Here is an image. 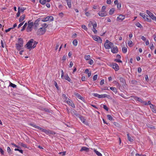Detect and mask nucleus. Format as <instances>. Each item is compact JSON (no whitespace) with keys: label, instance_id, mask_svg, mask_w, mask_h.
I'll use <instances>...</instances> for the list:
<instances>
[{"label":"nucleus","instance_id":"f257e3e1","mask_svg":"<svg viewBox=\"0 0 156 156\" xmlns=\"http://www.w3.org/2000/svg\"><path fill=\"white\" fill-rule=\"evenodd\" d=\"M23 41L21 38H18V43L16 44V48L19 51L21 49L22 47L23 46Z\"/></svg>","mask_w":156,"mask_h":156},{"label":"nucleus","instance_id":"f03ea898","mask_svg":"<svg viewBox=\"0 0 156 156\" xmlns=\"http://www.w3.org/2000/svg\"><path fill=\"white\" fill-rule=\"evenodd\" d=\"M113 45V43L108 40H107L105 43L104 47L106 49H109Z\"/></svg>","mask_w":156,"mask_h":156},{"label":"nucleus","instance_id":"7ed1b4c3","mask_svg":"<svg viewBox=\"0 0 156 156\" xmlns=\"http://www.w3.org/2000/svg\"><path fill=\"white\" fill-rule=\"evenodd\" d=\"M28 25L26 30L27 32H30L32 30V27L34 26V23L33 22H31V20H29L28 22Z\"/></svg>","mask_w":156,"mask_h":156},{"label":"nucleus","instance_id":"20e7f679","mask_svg":"<svg viewBox=\"0 0 156 156\" xmlns=\"http://www.w3.org/2000/svg\"><path fill=\"white\" fill-rule=\"evenodd\" d=\"M46 31V29L43 27L40 28L37 32V34L38 35H43L45 34Z\"/></svg>","mask_w":156,"mask_h":156},{"label":"nucleus","instance_id":"39448f33","mask_svg":"<svg viewBox=\"0 0 156 156\" xmlns=\"http://www.w3.org/2000/svg\"><path fill=\"white\" fill-rule=\"evenodd\" d=\"M140 15L142 16L143 18L145 20L149 22H151V20L150 19L148 18V16L145 13H140Z\"/></svg>","mask_w":156,"mask_h":156},{"label":"nucleus","instance_id":"423d86ee","mask_svg":"<svg viewBox=\"0 0 156 156\" xmlns=\"http://www.w3.org/2000/svg\"><path fill=\"white\" fill-rule=\"evenodd\" d=\"M34 40L33 39H31L26 44V46L28 49H31L32 48V43L34 42Z\"/></svg>","mask_w":156,"mask_h":156},{"label":"nucleus","instance_id":"0eeeda50","mask_svg":"<svg viewBox=\"0 0 156 156\" xmlns=\"http://www.w3.org/2000/svg\"><path fill=\"white\" fill-rule=\"evenodd\" d=\"M92 38L95 41L99 43H101L102 40L100 37L96 35L92 36Z\"/></svg>","mask_w":156,"mask_h":156},{"label":"nucleus","instance_id":"6e6552de","mask_svg":"<svg viewBox=\"0 0 156 156\" xmlns=\"http://www.w3.org/2000/svg\"><path fill=\"white\" fill-rule=\"evenodd\" d=\"M42 131L44 133L47 134H50L52 135H55L56 134V133L53 131L50 130H47L45 129H42Z\"/></svg>","mask_w":156,"mask_h":156},{"label":"nucleus","instance_id":"1a4fd4ad","mask_svg":"<svg viewBox=\"0 0 156 156\" xmlns=\"http://www.w3.org/2000/svg\"><path fill=\"white\" fill-rule=\"evenodd\" d=\"M111 66L115 71H118L119 70V67L118 65L115 63H112Z\"/></svg>","mask_w":156,"mask_h":156},{"label":"nucleus","instance_id":"9d476101","mask_svg":"<svg viewBox=\"0 0 156 156\" xmlns=\"http://www.w3.org/2000/svg\"><path fill=\"white\" fill-rule=\"evenodd\" d=\"M79 119H80V120H81L82 122L84 124L86 125H88V122L86 121V119L84 118V117L82 116H80L79 117Z\"/></svg>","mask_w":156,"mask_h":156},{"label":"nucleus","instance_id":"9b49d317","mask_svg":"<svg viewBox=\"0 0 156 156\" xmlns=\"http://www.w3.org/2000/svg\"><path fill=\"white\" fill-rule=\"evenodd\" d=\"M111 51L113 53H116L118 52V50L116 46L111 48Z\"/></svg>","mask_w":156,"mask_h":156},{"label":"nucleus","instance_id":"f8f14e48","mask_svg":"<svg viewBox=\"0 0 156 156\" xmlns=\"http://www.w3.org/2000/svg\"><path fill=\"white\" fill-rule=\"evenodd\" d=\"M98 14L100 16L103 17L106 16L107 15V13L106 11H101L99 12Z\"/></svg>","mask_w":156,"mask_h":156},{"label":"nucleus","instance_id":"ddd939ff","mask_svg":"<svg viewBox=\"0 0 156 156\" xmlns=\"http://www.w3.org/2000/svg\"><path fill=\"white\" fill-rule=\"evenodd\" d=\"M125 18V16L124 15H120L117 18V21H122Z\"/></svg>","mask_w":156,"mask_h":156},{"label":"nucleus","instance_id":"4468645a","mask_svg":"<svg viewBox=\"0 0 156 156\" xmlns=\"http://www.w3.org/2000/svg\"><path fill=\"white\" fill-rule=\"evenodd\" d=\"M100 98H107L108 99H110L111 98V97L109 95H107L106 94H104L101 95H100Z\"/></svg>","mask_w":156,"mask_h":156},{"label":"nucleus","instance_id":"2eb2a0df","mask_svg":"<svg viewBox=\"0 0 156 156\" xmlns=\"http://www.w3.org/2000/svg\"><path fill=\"white\" fill-rule=\"evenodd\" d=\"M29 125L33 126V127H35V128H36L38 129L41 130V131L42 130V129H43L42 128H41V127H40L39 126H38L34 124L30 123L29 124Z\"/></svg>","mask_w":156,"mask_h":156},{"label":"nucleus","instance_id":"dca6fc26","mask_svg":"<svg viewBox=\"0 0 156 156\" xmlns=\"http://www.w3.org/2000/svg\"><path fill=\"white\" fill-rule=\"evenodd\" d=\"M80 151H84L86 152H88L89 151V148L85 147H81Z\"/></svg>","mask_w":156,"mask_h":156},{"label":"nucleus","instance_id":"f3484780","mask_svg":"<svg viewBox=\"0 0 156 156\" xmlns=\"http://www.w3.org/2000/svg\"><path fill=\"white\" fill-rule=\"evenodd\" d=\"M150 107L152 109V111L153 112L156 113V109L155 108L156 107H155L152 104H151V105H150Z\"/></svg>","mask_w":156,"mask_h":156},{"label":"nucleus","instance_id":"a211bd4d","mask_svg":"<svg viewBox=\"0 0 156 156\" xmlns=\"http://www.w3.org/2000/svg\"><path fill=\"white\" fill-rule=\"evenodd\" d=\"M25 15L23 14L22 16H21L19 19V21L20 22H22L25 18Z\"/></svg>","mask_w":156,"mask_h":156},{"label":"nucleus","instance_id":"6ab92c4d","mask_svg":"<svg viewBox=\"0 0 156 156\" xmlns=\"http://www.w3.org/2000/svg\"><path fill=\"white\" fill-rule=\"evenodd\" d=\"M134 99L136 101H137L141 102H142V100L141 98L136 96H134Z\"/></svg>","mask_w":156,"mask_h":156},{"label":"nucleus","instance_id":"aec40b11","mask_svg":"<svg viewBox=\"0 0 156 156\" xmlns=\"http://www.w3.org/2000/svg\"><path fill=\"white\" fill-rule=\"evenodd\" d=\"M120 80L121 82L122 83L123 85H124L126 83L125 80L122 77L120 78Z\"/></svg>","mask_w":156,"mask_h":156},{"label":"nucleus","instance_id":"412c9836","mask_svg":"<svg viewBox=\"0 0 156 156\" xmlns=\"http://www.w3.org/2000/svg\"><path fill=\"white\" fill-rule=\"evenodd\" d=\"M127 136L128 137V139L129 141L131 142L133 141V139L129 136V133L127 134Z\"/></svg>","mask_w":156,"mask_h":156},{"label":"nucleus","instance_id":"4be33fe9","mask_svg":"<svg viewBox=\"0 0 156 156\" xmlns=\"http://www.w3.org/2000/svg\"><path fill=\"white\" fill-rule=\"evenodd\" d=\"M94 151L98 156H102V154L96 150H94Z\"/></svg>","mask_w":156,"mask_h":156},{"label":"nucleus","instance_id":"5701e85b","mask_svg":"<svg viewBox=\"0 0 156 156\" xmlns=\"http://www.w3.org/2000/svg\"><path fill=\"white\" fill-rule=\"evenodd\" d=\"M79 99L83 101L84 103H86L85 100L83 97L81 96L79 94Z\"/></svg>","mask_w":156,"mask_h":156},{"label":"nucleus","instance_id":"b1692460","mask_svg":"<svg viewBox=\"0 0 156 156\" xmlns=\"http://www.w3.org/2000/svg\"><path fill=\"white\" fill-rule=\"evenodd\" d=\"M67 4L69 8H71V0H67L66 1Z\"/></svg>","mask_w":156,"mask_h":156},{"label":"nucleus","instance_id":"393cba45","mask_svg":"<svg viewBox=\"0 0 156 156\" xmlns=\"http://www.w3.org/2000/svg\"><path fill=\"white\" fill-rule=\"evenodd\" d=\"M110 89L113 91L114 93H117V89L115 87H110Z\"/></svg>","mask_w":156,"mask_h":156},{"label":"nucleus","instance_id":"a878e982","mask_svg":"<svg viewBox=\"0 0 156 156\" xmlns=\"http://www.w3.org/2000/svg\"><path fill=\"white\" fill-rule=\"evenodd\" d=\"M122 51L124 53H126L127 51V48L126 47H123L122 48Z\"/></svg>","mask_w":156,"mask_h":156},{"label":"nucleus","instance_id":"bb28decb","mask_svg":"<svg viewBox=\"0 0 156 156\" xmlns=\"http://www.w3.org/2000/svg\"><path fill=\"white\" fill-rule=\"evenodd\" d=\"M27 23H26L24 24V25L23 26V27L22 28L21 30V31H23L24 30H25V29L27 25Z\"/></svg>","mask_w":156,"mask_h":156},{"label":"nucleus","instance_id":"cd10ccee","mask_svg":"<svg viewBox=\"0 0 156 156\" xmlns=\"http://www.w3.org/2000/svg\"><path fill=\"white\" fill-rule=\"evenodd\" d=\"M150 17L152 20L156 21V16H154L153 14L151 15Z\"/></svg>","mask_w":156,"mask_h":156},{"label":"nucleus","instance_id":"c85d7f7f","mask_svg":"<svg viewBox=\"0 0 156 156\" xmlns=\"http://www.w3.org/2000/svg\"><path fill=\"white\" fill-rule=\"evenodd\" d=\"M19 144L21 146L25 147V148H27V145L25 144H23V143L20 142L19 143Z\"/></svg>","mask_w":156,"mask_h":156},{"label":"nucleus","instance_id":"c756f323","mask_svg":"<svg viewBox=\"0 0 156 156\" xmlns=\"http://www.w3.org/2000/svg\"><path fill=\"white\" fill-rule=\"evenodd\" d=\"M115 11V9L114 8H112L110 9L109 12V13L110 15L113 14Z\"/></svg>","mask_w":156,"mask_h":156},{"label":"nucleus","instance_id":"7c9ffc66","mask_svg":"<svg viewBox=\"0 0 156 156\" xmlns=\"http://www.w3.org/2000/svg\"><path fill=\"white\" fill-rule=\"evenodd\" d=\"M77 41L76 39H75L74 40L73 42V44L75 46H76L77 45Z\"/></svg>","mask_w":156,"mask_h":156},{"label":"nucleus","instance_id":"2f4dec72","mask_svg":"<svg viewBox=\"0 0 156 156\" xmlns=\"http://www.w3.org/2000/svg\"><path fill=\"white\" fill-rule=\"evenodd\" d=\"M9 86H11L14 88H16V85L11 83V82L10 83Z\"/></svg>","mask_w":156,"mask_h":156},{"label":"nucleus","instance_id":"473e14b6","mask_svg":"<svg viewBox=\"0 0 156 156\" xmlns=\"http://www.w3.org/2000/svg\"><path fill=\"white\" fill-rule=\"evenodd\" d=\"M107 117L108 119L111 121H112L113 119L112 117L110 115H107Z\"/></svg>","mask_w":156,"mask_h":156},{"label":"nucleus","instance_id":"72a5a7b5","mask_svg":"<svg viewBox=\"0 0 156 156\" xmlns=\"http://www.w3.org/2000/svg\"><path fill=\"white\" fill-rule=\"evenodd\" d=\"M7 151L8 152L9 154H12V153L11 152V149L9 147H8L7 148Z\"/></svg>","mask_w":156,"mask_h":156},{"label":"nucleus","instance_id":"f704fd0d","mask_svg":"<svg viewBox=\"0 0 156 156\" xmlns=\"http://www.w3.org/2000/svg\"><path fill=\"white\" fill-rule=\"evenodd\" d=\"M131 83L133 84L136 85L137 84V82L135 80H133L131 81Z\"/></svg>","mask_w":156,"mask_h":156},{"label":"nucleus","instance_id":"c9c22d12","mask_svg":"<svg viewBox=\"0 0 156 156\" xmlns=\"http://www.w3.org/2000/svg\"><path fill=\"white\" fill-rule=\"evenodd\" d=\"M147 13L149 15V16L150 17L152 15L153 13L150 12L148 10H147L146 11Z\"/></svg>","mask_w":156,"mask_h":156},{"label":"nucleus","instance_id":"e433bc0d","mask_svg":"<svg viewBox=\"0 0 156 156\" xmlns=\"http://www.w3.org/2000/svg\"><path fill=\"white\" fill-rule=\"evenodd\" d=\"M90 56L89 55H85L84 57L85 59L86 60H89L90 59Z\"/></svg>","mask_w":156,"mask_h":156},{"label":"nucleus","instance_id":"4c0bfd02","mask_svg":"<svg viewBox=\"0 0 156 156\" xmlns=\"http://www.w3.org/2000/svg\"><path fill=\"white\" fill-rule=\"evenodd\" d=\"M46 0H40V2L42 5H44L46 3Z\"/></svg>","mask_w":156,"mask_h":156},{"label":"nucleus","instance_id":"58836bf2","mask_svg":"<svg viewBox=\"0 0 156 156\" xmlns=\"http://www.w3.org/2000/svg\"><path fill=\"white\" fill-rule=\"evenodd\" d=\"M92 95L95 97H97L99 98H100V95L98 94L97 93H92Z\"/></svg>","mask_w":156,"mask_h":156},{"label":"nucleus","instance_id":"ea45409f","mask_svg":"<svg viewBox=\"0 0 156 156\" xmlns=\"http://www.w3.org/2000/svg\"><path fill=\"white\" fill-rule=\"evenodd\" d=\"M41 26L42 27H43L44 28H45V29H46V28L48 27V25H47V24L44 23L42 24Z\"/></svg>","mask_w":156,"mask_h":156},{"label":"nucleus","instance_id":"a19ab883","mask_svg":"<svg viewBox=\"0 0 156 156\" xmlns=\"http://www.w3.org/2000/svg\"><path fill=\"white\" fill-rule=\"evenodd\" d=\"M48 16L45 18H44L43 20H42V21L45 22H46L48 21L49 20H48Z\"/></svg>","mask_w":156,"mask_h":156},{"label":"nucleus","instance_id":"79ce46f5","mask_svg":"<svg viewBox=\"0 0 156 156\" xmlns=\"http://www.w3.org/2000/svg\"><path fill=\"white\" fill-rule=\"evenodd\" d=\"M38 20H35L34 22V26H38V23L39 22L38 21Z\"/></svg>","mask_w":156,"mask_h":156},{"label":"nucleus","instance_id":"37998d69","mask_svg":"<svg viewBox=\"0 0 156 156\" xmlns=\"http://www.w3.org/2000/svg\"><path fill=\"white\" fill-rule=\"evenodd\" d=\"M48 20H50L51 21H52L54 20V18L52 16H48Z\"/></svg>","mask_w":156,"mask_h":156},{"label":"nucleus","instance_id":"c03bdc74","mask_svg":"<svg viewBox=\"0 0 156 156\" xmlns=\"http://www.w3.org/2000/svg\"><path fill=\"white\" fill-rule=\"evenodd\" d=\"M132 41L131 40L129 41L128 42V44L129 47L132 46Z\"/></svg>","mask_w":156,"mask_h":156},{"label":"nucleus","instance_id":"a18cd8bd","mask_svg":"<svg viewBox=\"0 0 156 156\" xmlns=\"http://www.w3.org/2000/svg\"><path fill=\"white\" fill-rule=\"evenodd\" d=\"M20 7L18 9V11L16 14V16L17 17H19L20 16Z\"/></svg>","mask_w":156,"mask_h":156},{"label":"nucleus","instance_id":"49530a36","mask_svg":"<svg viewBox=\"0 0 156 156\" xmlns=\"http://www.w3.org/2000/svg\"><path fill=\"white\" fill-rule=\"evenodd\" d=\"M136 25L137 27H140V28H141L142 27V26L141 25V24L140 23H136Z\"/></svg>","mask_w":156,"mask_h":156},{"label":"nucleus","instance_id":"de8ad7c7","mask_svg":"<svg viewBox=\"0 0 156 156\" xmlns=\"http://www.w3.org/2000/svg\"><path fill=\"white\" fill-rule=\"evenodd\" d=\"M15 151H18L21 153H23V151L22 150H20L18 148H15Z\"/></svg>","mask_w":156,"mask_h":156},{"label":"nucleus","instance_id":"09e8293b","mask_svg":"<svg viewBox=\"0 0 156 156\" xmlns=\"http://www.w3.org/2000/svg\"><path fill=\"white\" fill-rule=\"evenodd\" d=\"M65 79L68 80L69 82H70L71 80L70 78L68 76H66V77L65 78Z\"/></svg>","mask_w":156,"mask_h":156},{"label":"nucleus","instance_id":"8fccbe9b","mask_svg":"<svg viewBox=\"0 0 156 156\" xmlns=\"http://www.w3.org/2000/svg\"><path fill=\"white\" fill-rule=\"evenodd\" d=\"M54 85H55V87H56V88L57 89V90H59V87L58 85L57 82L55 81H54Z\"/></svg>","mask_w":156,"mask_h":156},{"label":"nucleus","instance_id":"3c124183","mask_svg":"<svg viewBox=\"0 0 156 156\" xmlns=\"http://www.w3.org/2000/svg\"><path fill=\"white\" fill-rule=\"evenodd\" d=\"M88 63L90 65H92L94 63V61L93 60L90 59L88 62Z\"/></svg>","mask_w":156,"mask_h":156},{"label":"nucleus","instance_id":"603ef678","mask_svg":"<svg viewBox=\"0 0 156 156\" xmlns=\"http://www.w3.org/2000/svg\"><path fill=\"white\" fill-rule=\"evenodd\" d=\"M121 6V5L120 3H119L118 4H117V7L118 9H120Z\"/></svg>","mask_w":156,"mask_h":156},{"label":"nucleus","instance_id":"864d4df0","mask_svg":"<svg viewBox=\"0 0 156 156\" xmlns=\"http://www.w3.org/2000/svg\"><path fill=\"white\" fill-rule=\"evenodd\" d=\"M60 45V44L58 42L57 43L56 45V46L55 47V50H57L58 49V48L59 46Z\"/></svg>","mask_w":156,"mask_h":156},{"label":"nucleus","instance_id":"5fc2aeb1","mask_svg":"<svg viewBox=\"0 0 156 156\" xmlns=\"http://www.w3.org/2000/svg\"><path fill=\"white\" fill-rule=\"evenodd\" d=\"M93 28H96L97 27V24L95 22L92 24Z\"/></svg>","mask_w":156,"mask_h":156},{"label":"nucleus","instance_id":"6e6d98bb","mask_svg":"<svg viewBox=\"0 0 156 156\" xmlns=\"http://www.w3.org/2000/svg\"><path fill=\"white\" fill-rule=\"evenodd\" d=\"M98 77V75H94L93 77V80H97Z\"/></svg>","mask_w":156,"mask_h":156},{"label":"nucleus","instance_id":"4d7b16f0","mask_svg":"<svg viewBox=\"0 0 156 156\" xmlns=\"http://www.w3.org/2000/svg\"><path fill=\"white\" fill-rule=\"evenodd\" d=\"M67 101V103L68 104H69L70 105H71L73 103L72 101L70 100Z\"/></svg>","mask_w":156,"mask_h":156},{"label":"nucleus","instance_id":"13d9d810","mask_svg":"<svg viewBox=\"0 0 156 156\" xmlns=\"http://www.w3.org/2000/svg\"><path fill=\"white\" fill-rule=\"evenodd\" d=\"M114 61L115 62H121V63H122V61H121V60L119 59H115L114 60Z\"/></svg>","mask_w":156,"mask_h":156},{"label":"nucleus","instance_id":"bf43d9fd","mask_svg":"<svg viewBox=\"0 0 156 156\" xmlns=\"http://www.w3.org/2000/svg\"><path fill=\"white\" fill-rule=\"evenodd\" d=\"M103 108L107 111H108V108L106 105H104Z\"/></svg>","mask_w":156,"mask_h":156},{"label":"nucleus","instance_id":"052dcab7","mask_svg":"<svg viewBox=\"0 0 156 156\" xmlns=\"http://www.w3.org/2000/svg\"><path fill=\"white\" fill-rule=\"evenodd\" d=\"M104 83V79H102L101 80L100 82V84L101 85H103Z\"/></svg>","mask_w":156,"mask_h":156},{"label":"nucleus","instance_id":"680f3d73","mask_svg":"<svg viewBox=\"0 0 156 156\" xmlns=\"http://www.w3.org/2000/svg\"><path fill=\"white\" fill-rule=\"evenodd\" d=\"M37 43V42H36V41H34V44L32 47V48H34L36 47V45Z\"/></svg>","mask_w":156,"mask_h":156},{"label":"nucleus","instance_id":"e2e57ef3","mask_svg":"<svg viewBox=\"0 0 156 156\" xmlns=\"http://www.w3.org/2000/svg\"><path fill=\"white\" fill-rule=\"evenodd\" d=\"M92 30L93 31L94 34H96L97 32V30L95 29V28H93Z\"/></svg>","mask_w":156,"mask_h":156},{"label":"nucleus","instance_id":"0e129e2a","mask_svg":"<svg viewBox=\"0 0 156 156\" xmlns=\"http://www.w3.org/2000/svg\"><path fill=\"white\" fill-rule=\"evenodd\" d=\"M25 21H23L22 23H20L18 25V28H19L22 25H23V24H24V23Z\"/></svg>","mask_w":156,"mask_h":156},{"label":"nucleus","instance_id":"69168bd1","mask_svg":"<svg viewBox=\"0 0 156 156\" xmlns=\"http://www.w3.org/2000/svg\"><path fill=\"white\" fill-rule=\"evenodd\" d=\"M13 29V28H8V29L5 30V32L6 33H7L11 29Z\"/></svg>","mask_w":156,"mask_h":156},{"label":"nucleus","instance_id":"338daca9","mask_svg":"<svg viewBox=\"0 0 156 156\" xmlns=\"http://www.w3.org/2000/svg\"><path fill=\"white\" fill-rule=\"evenodd\" d=\"M105 9H106V7L105 6H103L102 7L101 11H105Z\"/></svg>","mask_w":156,"mask_h":156},{"label":"nucleus","instance_id":"774afa93","mask_svg":"<svg viewBox=\"0 0 156 156\" xmlns=\"http://www.w3.org/2000/svg\"><path fill=\"white\" fill-rule=\"evenodd\" d=\"M82 27L83 29H84V30H86L87 29V28L86 27V26L85 25H83L82 26Z\"/></svg>","mask_w":156,"mask_h":156}]
</instances>
